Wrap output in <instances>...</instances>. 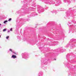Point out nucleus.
Wrapping results in <instances>:
<instances>
[{
  "label": "nucleus",
  "instance_id": "obj_10",
  "mask_svg": "<svg viewBox=\"0 0 76 76\" xmlns=\"http://www.w3.org/2000/svg\"><path fill=\"white\" fill-rule=\"evenodd\" d=\"M13 53H15H15L14 52H13Z\"/></svg>",
  "mask_w": 76,
  "mask_h": 76
},
{
  "label": "nucleus",
  "instance_id": "obj_2",
  "mask_svg": "<svg viewBox=\"0 0 76 76\" xmlns=\"http://www.w3.org/2000/svg\"><path fill=\"white\" fill-rule=\"evenodd\" d=\"M6 31V28L4 29L3 30V32H5V31Z\"/></svg>",
  "mask_w": 76,
  "mask_h": 76
},
{
  "label": "nucleus",
  "instance_id": "obj_3",
  "mask_svg": "<svg viewBox=\"0 0 76 76\" xmlns=\"http://www.w3.org/2000/svg\"><path fill=\"white\" fill-rule=\"evenodd\" d=\"M6 22H7V20H6L4 21V23H5Z\"/></svg>",
  "mask_w": 76,
  "mask_h": 76
},
{
  "label": "nucleus",
  "instance_id": "obj_11",
  "mask_svg": "<svg viewBox=\"0 0 76 76\" xmlns=\"http://www.w3.org/2000/svg\"><path fill=\"white\" fill-rule=\"evenodd\" d=\"M1 37V36H0V38Z\"/></svg>",
  "mask_w": 76,
  "mask_h": 76
},
{
  "label": "nucleus",
  "instance_id": "obj_7",
  "mask_svg": "<svg viewBox=\"0 0 76 76\" xmlns=\"http://www.w3.org/2000/svg\"><path fill=\"white\" fill-rule=\"evenodd\" d=\"M12 28H11L10 29V31H12Z\"/></svg>",
  "mask_w": 76,
  "mask_h": 76
},
{
  "label": "nucleus",
  "instance_id": "obj_8",
  "mask_svg": "<svg viewBox=\"0 0 76 76\" xmlns=\"http://www.w3.org/2000/svg\"><path fill=\"white\" fill-rule=\"evenodd\" d=\"M55 60H56V59H54Z\"/></svg>",
  "mask_w": 76,
  "mask_h": 76
},
{
  "label": "nucleus",
  "instance_id": "obj_4",
  "mask_svg": "<svg viewBox=\"0 0 76 76\" xmlns=\"http://www.w3.org/2000/svg\"><path fill=\"white\" fill-rule=\"evenodd\" d=\"M12 20V18H10L9 20H8V21H10V20Z\"/></svg>",
  "mask_w": 76,
  "mask_h": 76
},
{
  "label": "nucleus",
  "instance_id": "obj_5",
  "mask_svg": "<svg viewBox=\"0 0 76 76\" xmlns=\"http://www.w3.org/2000/svg\"><path fill=\"white\" fill-rule=\"evenodd\" d=\"M10 51H11V52H13V51H12V49H10Z\"/></svg>",
  "mask_w": 76,
  "mask_h": 76
},
{
  "label": "nucleus",
  "instance_id": "obj_6",
  "mask_svg": "<svg viewBox=\"0 0 76 76\" xmlns=\"http://www.w3.org/2000/svg\"><path fill=\"white\" fill-rule=\"evenodd\" d=\"M9 38V36H7L6 37L7 39H8Z\"/></svg>",
  "mask_w": 76,
  "mask_h": 76
},
{
  "label": "nucleus",
  "instance_id": "obj_1",
  "mask_svg": "<svg viewBox=\"0 0 76 76\" xmlns=\"http://www.w3.org/2000/svg\"><path fill=\"white\" fill-rule=\"evenodd\" d=\"M11 57L13 58H16V55H13Z\"/></svg>",
  "mask_w": 76,
  "mask_h": 76
},
{
  "label": "nucleus",
  "instance_id": "obj_9",
  "mask_svg": "<svg viewBox=\"0 0 76 76\" xmlns=\"http://www.w3.org/2000/svg\"><path fill=\"white\" fill-rule=\"evenodd\" d=\"M0 25H1V24H0Z\"/></svg>",
  "mask_w": 76,
  "mask_h": 76
}]
</instances>
